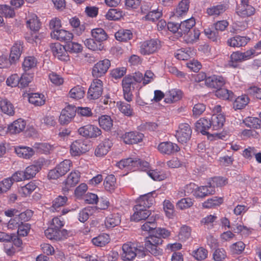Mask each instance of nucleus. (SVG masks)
<instances>
[{"label": "nucleus", "instance_id": "f257e3e1", "mask_svg": "<svg viewBox=\"0 0 261 261\" xmlns=\"http://www.w3.org/2000/svg\"><path fill=\"white\" fill-rule=\"evenodd\" d=\"M163 242L161 238L155 235H150L146 238L145 242V248L151 254L155 256L160 255L162 253V250L159 247V245Z\"/></svg>", "mask_w": 261, "mask_h": 261}, {"label": "nucleus", "instance_id": "f03ea898", "mask_svg": "<svg viewBox=\"0 0 261 261\" xmlns=\"http://www.w3.org/2000/svg\"><path fill=\"white\" fill-rule=\"evenodd\" d=\"M72 163L69 160H65L60 163L56 167L50 170L48 173L49 179H56L64 175L70 169Z\"/></svg>", "mask_w": 261, "mask_h": 261}, {"label": "nucleus", "instance_id": "7ed1b4c3", "mask_svg": "<svg viewBox=\"0 0 261 261\" xmlns=\"http://www.w3.org/2000/svg\"><path fill=\"white\" fill-rule=\"evenodd\" d=\"M160 42L150 39L140 43L139 51L142 55H149L156 52L160 48Z\"/></svg>", "mask_w": 261, "mask_h": 261}, {"label": "nucleus", "instance_id": "20e7f679", "mask_svg": "<svg viewBox=\"0 0 261 261\" xmlns=\"http://www.w3.org/2000/svg\"><path fill=\"white\" fill-rule=\"evenodd\" d=\"M102 91V82L100 80L95 79L93 81L89 88L87 97L90 100L97 99L101 96Z\"/></svg>", "mask_w": 261, "mask_h": 261}, {"label": "nucleus", "instance_id": "39448f33", "mask_svg": "<svg viewBox=\"0 0 261 261\" xmlns=\"http://www.w3.org/2000/svg\"><path fill=\"white\" fill-rule=\"evenodd\" d=\"M78 133L87 138H96L101 135V130L96 126L88 124L80 127Z\"/></svg>", "mask_w": 261, "mask_h": 261}, {"label": "nucleus", "instance_id": "423d86ee", "mask_svg": "<svg viewBox=\"0 0 261 261\" xmlns=\"http://www.w3.org/2000/svg\"><path fill=\"white\" fill-rule=\"evenodd\" d=\"M111 66L109 60L105 59L97 62L93 66L92 75L95 77H100L105 75Z\"/></svg>", "mask_w": 261, "mask_h": 261}, {"label": "nucleus", "instance_id": "0eeeda50", "mask_svg": "<svg viewBox=\"0 0 261 261\" xmlns=\"http://www.w3.org/2000/svg\"><path fill=\"white\" fill-rule=\"evenodd\" d=\"M192 129L188 123L179 124L178 129L176 131V137L179 142L186 143L191 138Z\"/></svg>", "mask_w": 261, "mask_h": 261}, {"label": "nucleus", "instance_id": "6e6552de", "mask_svg": "<svg viewBox=\"0 0 261 261\" xmlns=\"http://www.w3.org/2000/svg\"><path fill=\"white\" fill-rule=\"evenodd\" d=\"M155 192H152L140 196L137 200V204L135 206L140 210V208L147 209L154 202Z\"/></svg>", "mask_w": 261, "mask_h": 261}, {"label": "nucleus", "instance_id": "1a4fd4ad", "mask_svg": "<svg viewBox=\"0 0 261 261\" xmlns=\"http://www.w3.org/2000/svg\"><path fill=\"white\" fill-rule=\"evenodd\" d=\"M50 47L54 56L59 60L67 61L69 60L66 46H64L59 43H51Z\"/></svg>", "mask_w": 261, "mask_h": 261}, {"label": "nucleus", "instance_id": "9d476101", "mask_svg": "<svg viewBox=\"0 0 261 261\" xmlns=\"http://www.w3.org/2000/svg\"><path fill=\"white\" fill-rule=\"evenodd\" d=\"M76 113V107L72 106H68L62 110L59 117V122L61 124L69 123L75 116Z\"/></svg>", "mask_w": 261, "mask_h": 261}, {"label": "nucleus", "instance_id": "9b49d317", "mask_svg": "<svg viewBox=\"0 0 261 261\" xmlns=\"http://www.w3.org/2000/svg\"><path fill=\"white\" fill-rule=\"evenodd\" d=\"M236 13L240 16L245 18L253 15L255 9L249 4L248 0H241V4L237 8Z\"/></svg>", "mask_w": 261, "mask_h": 261}, {"label": "nucleus", "instance_id": "f8f14e48", "mask_svg": "<svg viewBox=\"0 0 261 261\" xmlns=\"http://www.w3.org/2000/svg\"><path fill=\"white\" fill-rule=\"evenodd\" d=\"M121 257L123 260H132L137 255V247L132 243H126L123 245Z\"/></svg>", "mask_w": 261, "mask_h": 261}, {"label": "nucleus", "instance_id": "ddd939ff", "mask_svg": "<svg viewBox=\"0 0 261 261\" xmlns=\"http://www.w3.org/2000/svg\"><path fill=\"white\" fill-rule=\"evenodd\" d=\"M225 83V79L218 75L210 76L205 80V85L207 87L217 89L223 87Z\"/></svg>", "mask_w": 261, "mask_h": 261}, {"label": "nucleus", "instance_id": "4468645a", "mask_svg": "<svg viewBox=\"0 0 261 261\" xmlns=\"http://www.w3.org/2000/svg\"><path fill=\"white\" fill-rule=\"evenodd\" d=\"M159 151L162 154L172 155L179 150V147L176 144L171 142H163L158 146Z\"/></svg>", "mask_w": 261, "mask_h": 261}, {"label": "nucleus", "instance_id": "2eb2a0df", "mask_svg": "<svg viewBox=\"0 0 261 261\" xmlns=\"http://www.w3.org/2000/svg\"><path fill=\"white\" fill-rule=\"evenodd\" d=\"M228 8V6L226 4L219 3L214 5L206 9V14L209 16L217 17L222 15Z\"/></svg>", "mask_w": 261, "mask_h": 261}, {"label": "nucleus", "instance_id": "dca6fc26", "mask_svg": "<svg viewBox=\"0 0 261 261\" xmlns=\"http://www.w3.org/2000/svg\"><path fill=\"white\" fill-rule=\"evenodd\" d=\"M23 50V42L20 41H16L12 46L9 56L11 64L17 62L21 55Z\"/></svg>", "mask_w": 261, "mask_h": 261}, {"label": "nucleus", "instance_id": "f3484780", "mask_svg": "<svg viewBox=\"0 0 261 261\" xmlns=\"http://www.w3.org/2000/svg\"><path fill=\"white\" fill-rule=\"evenodd\" d=\"M80 176L79 171H72L64 182L65 187L62 189L63 191L67 192L70 188L75 186L80 181Z\"/></svg>", "mask_w": 261, "mask_h": 261}, {"label": "nucleus", "instance_id": "a211bd4d", "mask_svg": "<svg viewBox=\"0 0 261 261\" xmlns=\"http://www.w3.org/2000/svg\"><path fill=\"white\" fill-rule=\"evenodd\" d=\"M50 35L52 38L67 43L71 41L73 37L72 33L62 29L53 31Z\"/></svg>", "mask_w": 261, "mask_h": 261}, {"label": "nucleus", "instance_id": "6ab92c4d", "mask_svg": "<svg viewBox=\"0 0 261 261\" xmlns=\"http://www.w3.org/2000/svg\"><path fill=\"white\" fill-rule=\"evenodd\" d=\"M113 143L109 139H104L96 147L95 154L97 157H102L106 155L112 146Z\"/></svg>", "mask_w": 261, "mask_h": 261}, {"label": "nucleus", "instance_id": "aec40b11", "mask_svg": "<svg viewBox=\"0 0 261 261\" xmlns=\"http://www.w3.org/2000/svg\"><path fill=\"white\" fill-rule=\"evenodd\" d=\"M144 135L138 132H130L125 133L122 137L125 143L128 144H136L141 142Z\"/></svg>", "mask_w": 261, "mask_h": 261}, {"label": "nucleus", "instance_id": "412c9836", "mask_svg": "<svg viewBox=\"0 0 261 261\" xmlns=\"http://www.w3.org/2000/svg\"><path fill=\"white\" fill-rule=\"evenodd\" d=\"M215 193V188L210 184L209 186H200L197 188L195 190L193 194L196 198H204L214 194Z\"/></svg>", "mask_w": 261, "mask_h": 261}, {"label": "nucleus", "instance_id": "4be33fe9", "mask_svg": "<svg viewBox=\"0 0 261 261\" xmlns=\"http://www.w3.org/2000/svg\"><path fill=\"white\" fill-rule=\"evenodd\" d=\"M136 206H134V213L131 216L130 219L132 221L138 222L141 220H145L151 215L150 211L147 209L140 208V210H137Z\"/></svg>", "mask_w": 261, "mask_h": 261}, {"label": "nucleus", "instance_id": "5701e85b", "mask_svg": "<svg viewBox=\"0 0 261 261\" xmlns=\"http://www.w3.org/2000/svg\"><path fill=\"white\" fill-rule=\"evenodd\" d=\"M141 12L144 14H146L145 16L142 17V20L146 21L154 22L158 20L162 16V11L159 9L152 10L148 12L147 10L142 7Z\"/></svg>", "mask_w": 261, "mask_h": 261}, {"label": "nucleus", "instance_id": "b1692460", "mask_svg": "<svg viewBox=\"0 0 261 261\" xmlns=\"http://www.w3.org/2000/svg\"><path fill=\"white\" fill-rule=\"evenodd\" d=\"M25 122L21 119L14 121L7 127V132L10 134H18L22 132L25 127Z\"/></svg>", "mask_w": 261, "mask_h": 261}, {"label": "nucleus", "instance_id": "393cba45", "mask_svg": "<svg viewBox=\"0 0 261 261\" xmlns=\"http://www.w3.org/2000/svg\"><path fill=\"white\" fill-rule=\"evenodd\" d=\"M196 130L203 135L207 134V130L212 127V121L205 118H200L196 123Z\"/></svg>", "mask_w": 261, "mask_h": 261}, {"label": "nucleus", "instance_id": "a878e982", "mask_svg": "<svg viewBox=\"0 0 261 261\" xmlns=\"http://www.w3.org/2000/svg\"><path fill=\"white\" fill-rule=\"evenodd\" d=\"M249 39L246 37L236 36L228 39L227 44L231 47H239L245 46L248 43Z\"/></svg>", "mask_w": 261, "mask_h": 261}, {"label": "nucleus", "instance_id": "bb28decb", "mask_svg": "<svg viewBox=\"0 0 261 261\" xmlns=\"http://www.w3.org/2000/svg\"><path fill=\"white\" fill-rule=\"evenodd\" d=\"M27 24L31 30L36 32L38 31L41 25V23L38 19V17L35 14H30L28 15L27 20Z\"/></svg>", "mask_w": 261, "mask_h": 261}, {"label": "nucleus", "instance_id": "cd10ccee", "mask_svg": "<svg viewBox=\"0 0 261 261\" xmlns=\"http://www.w3.org/2000/svg\"><path fill=\"white\" fill-rule=\"evenodd\" d=\"M15 150L19 157L26 159L31 158L35 153L33 148L26 146H18L15 148Z\"/></svg>", "mask_w": 261, "mask_h": 261}, {"label": "nucleus", "instance_id": "c85d7f7f", "mask_svg": "<svg viewBox=\"0 0 261 261\" xmlns=\"http://www.w3.org/2000/svg\"><path fill=\"white\" fill-rule=\"evenodd\" d=\"M212 128L214 130H219L221 129L224 125L225 121V118L223 114H214L212 118Z\"/></svg>", "mask_w": 261, "mask_h": 261}, {"label": "nucleus", "instance_id": "c756f323", "mask_svg": "<svg viewBox=\"0 0 261 261\" xmlns=\"http://www.w3.org/2000/svg\"><path fill=\"white\" fill-rule=\"evenodd\" d=\"M181 95L182 93L180 90L176 89H171L166 94L164 100L166 103H172L179 100Z\"/></svg>", "mask_w": 261, "mask_h": 261}, {"label": "nucleus", "instance_id": "7c9ffc66", "mask_svg": "<svg viewBox=\"0 0 261 261\" xmlns=\"http://www.w3.org/2000/svg\"><path fill=\"white\" fill-rule=\"evenodd\" d=\"M91 36L100 43L103 44V42L107 40L108 36L106 31L102 28H96L92 29L91 32Z\"/></svg>", "mask_w": 261, "mask_h": 261}, {"label": "nucleus", "instance_id": "2f4dec72", "mask_svg": "<svg viewBox=\"0 0 261 261\" xmlns=\"http://www.w3.org/2000/svg\"><path fill=\"white\" fill-rule=\"evenodd\" d=\"M0 108L3 113L9 116H13L14 114L13 105L6 98H0Z\"/></svg>", "mask_w": 261, "mask_h": 261}, {"label": "nucleus", "instance_id": "473e14b6", "mask_svg": "<svg viewBox=\"0 0 261 261\" xmlns=\"http://www.w3.org/2000/svg\"><path fill=\"white\" fill-rule=\"evenodd\" d=\"M84 43L88 49L93 51H101L104 48L103 44L95 40L93 37L86 39Z\"/></svg>", "mask_w": 261, "mask_h": 261}, {"label": "nucleus", "instance_id": "72a5a7b5", "mask_svg": "<svg viewBox=\"0 0 261 261\" xmlns=\"http://www.w3.org/2000/svg\"><path fill=\"white\" fill-rule=\"evenodd\" d=\"M195 25V20L193 17L185 20L179 24L180 31L179 33L186 34L191 30L192 28Z\"/></svg>", "mask_w": 261, "mask_h": 261}, {"label": "nucleus", "instance_id": "f704fd0d", "mask_svg": "<svg viewBox=\"0 0 261 261\" xmlns=\"http://www.w3.org/2000/svg\"><path fill=\"white\" fill-rule=\"evenodd\" d=\"M148 168L149 163L148 162L141 161L137 158L132 159V163L130 167V170L135 171L140 170L142 171H146Z\"/></svg>", "mask_w": 261, "mask_h": 261}, {"label": "nucleus", "instance_id": "c9c22d12", "mask_svg": "<svg viewBox=\"0 0 261 261\" xmlns=\"http://www.w3.org/2000/svg\"><path fill=\"white\" fill-rule=\"evenodd\" d=\"M42 164L40 162H36L26 168L24 171L28 179L34 177L36 173L41 169Z\"/></svg>", "mask_w": 261, "mask_h": 261}, {"label": "nucleus", "instance_id": "e433bc0d", "mask_svg": "<svg viewBox=\"0 0 261 261\" xmlns=\"http://www.w3.org/2000/svg\"><path fill=\"white\" fill-rule=\"evenodd\" d=\"M189 5L190 2L189 0H182L175 9V15L177 17L185 15L189 10Z\"/></svg>", "mask_w": 261, "mask_h": 261}, {"label": "nucleus", "instance_id": "4c0bfd02", "mask_svg": "<svg viewBox=\"0 0 261 261\" xmlns=\"http://www.w3.org/2000/svg\"><path fill=\"white\" fill-rule=\"evenodd\" d=\"M105 189L110 192H113L117 187L116 179L113 174L108 175L103 182Z\"/></svg>", "mask_w": 261, "mask_h": 261}, {"label": "nucleus", "instance_id": "58836bf2", "mask_svg": "<svg viewBox=\"0 0 261 261\" xmlns=\"http://www.w3.org/2000/svg\"><path fill=\"white\" fill-rule=\"evenodd\" d=\"M121 219L118 214H113L108 216L105 220V225L107 228H112L120 223Z\"/></svg>", "mask_w": 261, "mask_h": 261}, {"label": "nucleus", "instance_id": "ea45409f", "mask_svg": "<svg viewBox=\"0 0 261 261\" xmlns=\"http://www.w3.org/2000/svg\"><path fill=\"white\" fill-rule=\"evenodd\" d=\"M29 101L36 106H41L45 103V99L43 94L35 93L29 94Z\"/></svg>", "mask_w": 261, "mask_h": 261}, {"label": "nucleus", "instance_id": "a19ab883", "mask_svg": "<svg viewBox=\"0 0 261 261\" xmlns=\"http://www.w3.org/2000/svg\"><path fill=\"white\" fill-rule=\"evenodd\" d=\"M115 37L119 41L126 42L133 38V34L129 30L121 29L115 33Z\"/></svg>", "mask_w": 261, "mask_h": 261}, {"label": "nucleus", "instance_id": "79ce46f5", "mask_svg": "<svg viewBox=\"0 0 261 261\" xmlns=\"http://www.w3.org/2000/svg\"><path fill=\"white\" fill-rule=\"evenodd\" d=\"M117 107L119 110L126 116H131L133 115V109L130 105L124 101L117 102Z\"/></svg>", "mask_w": 261, "mask_h": 261}, {"label": "nucleus", "instance_id": "37998d69", "mask_svg": "<svg viewBox=\"0 0 261 261\" xmlns=\"http://www.w3.org/2000/svg\"><path fill=\"white\" fill-rule=\"evenodd\" d=\"M249 99L246 95L238 96L233 103V108L235 110L243 109L249 102Z\"/></svg>", "mask_w": 261, "mask_h": 261}, {"label": "nucleus", "instance_id": "c03bdc74", "mask_svg": "<svg viewBox=\"0 0 261 261\" xmlns=\"http://www.w3.org/2000/svg\"><path fill=\"white\" fill-rule=\"evenodd\" d=\"M96 209L95 207L88 206L81 210L79 214V220L81 222L86 221L89 216L92 215Z\"/></svg>", "mask_w": 261, "mask_h": 261}, {"label": "nucleus", "instance_id": "a18cd8bd", "mask_svg": "<svg viewBox=\"0 0 261 261\" xmlns=\"http://www.w3.org/2000/svg\"><path fill=\"white\" fill-rule=\"evenodd\" d=\"M124 15L123 12L119 9H111L106 15L108 20H116L120 19Z\"/></svg>", "mask_w": 261, "mask_h": 261}, {"label": "nucleus", "instance_id": "49530a36", "mask_svg": "<svg viewBox=\"0 0 261 261\" xmlns=\"http://www.w3.org/2000/svg\"><path fill=\"white\" fill-rule=\"evenodd\" d=\"M37 185L34 182H30L21 187L19 189V193L22 196L26 197L31 194L36 188Z\"/></svg>", "mask_w": 261, "mask_h": 261}, {"label": "nucleus", "instance_id": "de8ad7c7", "mask_svg": "<svg viewBox=\"0 0 261 261\" xmlns=\"http://www.w3.org/2000/svg\"><path fill=\"white\" fill-rule=\"evenodd\" d=\"M100 126L106 130H110L113 126V121L108 115H102L99 118Z\"/></svg>", "mask_w": 261, "mask_h": 261}, {"label": "nucleus", "instance_id": "09e8293b", "mask_svg": "<svg viewBox=\"0 0 261 261\" xmlns=\"http://www.w3.org/2000/svg\"><path fill=\"white\" fill-rule=\"evenodd\" d=\"M200 31L196 29H194L186 33L184 38L187 43H193L199 39Z\"/></svg>", "mask_w": 261, "mask_h": 261}, {"label": "nucleus", "instance_id": "8fccbe9b", "mask_svg": "<svg viewBox=\"0 0 261 261\" xmlns=\"http://www.w3.org/2000/svg\"><path fill=\"white\" fill-rule=\"evenodd\" d=\"M110 241V237L108 234L103 233L92 240L93 244L97 246L102 247L105 246Z\"/></svg>", "mask_w": 261, "mask_h": 261}, {"label": "nucleus", "instance_id": "3c124183", "mask_svg": "<svg viewBox=\"0 0 261 261\" xmlns=\"http://www.w3.org/2000/svg\"><path fill=\"white\" fill-rule=\"evenodd\" d=\"M85 92V90L82 87L77 86L70 90L69 95L70 97L73 99H81L84 97Z\"/></svg>", "mask_w": 261, "mask_h": 261}, {"label": "nucleus", "instance_id": "603ef678", "mask_svg": "<svg viewBox=\"0 0 261 261\" xmlns=\"http://www.w3.org/2000/svg\"><path fill=\"white\" fill-rule=\"evenodd\" d=\"M223 202V198L214 197L211 199H207L206 201L203 203L202 206L204 208H212L216 206H219Z\"/></svg>", "mask_w": 261, "mask_h": 261}, {"label": "nucleus", "instance_id": "864d4df0", "mask_svg": "<svg viewBox=\"0 0 261 261\" xmlns=\"http://www.w3.org/2000/svg\"><path fill=\"white\" fill-rule=\"evenodd\" d=\"M216 95L220 98L225 100H232L233 97V93L232 91L221 88L217 89V90L216 91Z\"/></svg>", "mask_w": 261, "mask_h": 261}, {"label": "nucleus", "instance_id": "5fc2aeb1", "mask_svg": "<svg viewBox=\"0 0 261 261\" xmlns=\"http://www.w3.org/2000/svg\"><path fill=\"white\" fill-rule=\"evenodd\" d=\"M37 60L32 56H29L24 58L22 63V67L25 71L29 70L36 67Z\"/></svg>", "mask_w": 261, "mask_h": 261}, {"label": "nucleus", "instance_id": "6e6d98bb", "mask_svg": "<svg viewBox=\"0 0 261 261\" xmlns=\"http://www.w3.org/2000/svg\"><path fill=\"white\" fill-rule=\"evenodd\" d=\"M67 201V197L66 196H59L56 198L53 202V205L51 210L53 212L55 211H58V208L63 206Z\"/></svg>", "mask_w": 261, "mask_h": 261}, {"label": "nucleus", "instance_id": "4d7b16f0", "mask_svg": "<svg viewBox=\"0 0 261 261\" xmlns=\"http://www.w3.org/2000/svg\"><path fill=\"white\" fill-rule=\"evenodd\" d=\"M157 225L154 218L151 217L141 226L142 230L145 231L150 232L156 229Z\"/></svg>", "mask_w": 261, "mask_h": 261}, {"label": "nucleus", "instance_id": "13d9d810", "mask_svg": "<svg viewBox=\"0 0 261 261\" xmlns=\"http://www.w3.org/2000/svg\"><path fill=\"white\" fill-rule=\"evenodd\" d=\"M246 125L252 128H258L261 127V120L256 117H248L245 120Z\"/></svg>", "mask_w": 261, "mask_h": 261}, {"label": "nucleus", "instance_id": "bf43d9fd", "mask_svg": "<svg viewBox=\"0 0 261 261\" xmlns=\"http://www.w3.org/2000/svg\"><path fill=\"white\" fill-rule=\"evenodd\" d=\"M66 46L67 51L70 53H79L82 51L83 47L81 44L71 41H69Z\"/></svg>", "mask_w": 261, "mask_h": 261}, {"label": "nucleus", "instance_id": "052dcab7", "mask_svg": "<svg viewBox=\"0 0 261 261\" xmlns=\"http://www.w3.org/2000/svg\"><path fill=\"white\" fill-rule=\"evenodd\" d=\"M245 247V244L241 241H239L232 244L230 246V249L232 254H240L243 251Z\"/></svg>", "mask_w": 261, "mask_h": 261}, {"label": "nucleus", "instance_id": "680f3d73", "mask_svg": "<svg viewBox=\"0 0 261 261\" xmlns=\"http://www.w3.org/2000/svg\"><path fill=\"white\" fill-rule=\"evenodd\" d=\"M193 201L190 198H184L179 200L177 203V207L180 210H185L192 206Z\"/></svg>", "mask_w": 261, "mask_h": 261}, {"label": "nucleus", "instance_id": "e2e57ef3", "mask_svg": "<svg viewBox=\"0 0 261 261\" xmlns=\"http://www.w3.org/2000/svg\"><path fill=\"white\" fill-rule=\"evenodd\" d=\"M0 14L6 17H13L15 16V12L10 6L6 5H0Z\"/></svg>", "mask_w": 261, "mask_h": 261}, {"label": "nucleus", "instance_id": "0e129e2a", "mask_svg": "<svg viewBox=\"0 0 261 261\" xmlns=\"http://www.w3.org/2000/svg\"><path fill=\"white\" fill-rule=\"evenodd\" d=\"M191 228L187 226H182L180 229L178 234V238L181 241H186L191 236Z\"/></svg>", "mask_w": 261, "mask_h": 261}, {"label": "nucleus", "instance_id": "69168bd1", "mask_svg": "<svg viewBox=\"0 0 261 261\" xmlns=\"http://www.w3.org/2000/svg\"><path fill=\"white\" fill-rule=\"evenodd\" d=\"M58 229L51 226L50 228L46 229L44 231V233L47 238L50 240H60V236L58 233Z\"/></svg>", "mask_w": 261, "mask_h": 261}, {"label": "nucleus", "instance_id": "338daca9", "mask_svg": "<svg viewBox=\"0 0 261 261\" xmlns=\"http://www.w3.org/2000/svg\"><path fill=\"white\" fill-rule=\"evenodd\" d=\"M19 76L17 74H13L9 76L6 80V85L12 88L18 86L19 87Z\"/></svg>", "mask_w": 261, "mask_h": 261}, {"label": "nucleus", "instance_id": "774afa93", "mask_svg": "<svg viewBox=\"0 0 261 261\" xmlns=\"http://www.w3.org/2000/svg\"><path fill=\"white\" fill-rule=\"evenodd\" d=\"M32 80L33 76L31 74L28 73L22 74L21 77H19V87L23 88L27 87Z\"/></svg>", "mask_w": 261, "mask_h": 261}]
</instances>
